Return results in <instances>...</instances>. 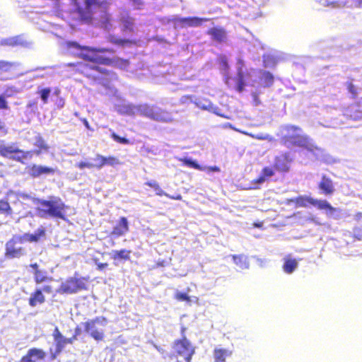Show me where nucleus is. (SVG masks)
I'll return each mask as SVG.
<instances>
[{
  "instance_id": "nucleus-1",
  "label": "nucleus",
  "mask_w": 362,
  "mask_h": 362,
  "mask_svg": "<svg viewBox=\"0 0 362 362\" xmlns=\"http://www.w3.org/2000/svg\"><path fill=\"white\" fill-rule=\"evenodd\" d=\"M46 235V230L41 227L34 233H25L13 235L5 244L4 257L8 259H20L27 255L26 249L21 245L25 242L37 243Z\"/></svg>"
},
{
  "instance_id": "nucleus-2",
  "label": "nucleus",
  "mask_w": 362,
  "mask_h": 362,
  "mask_svg": "<svg viewBox=\"0 0 362 362\" xmlns=\"http://www.w3.org/2000/svg\"><path fill=\"white\" fill-rule=\"evenodd\" d=\"M38 206L36 212L39 217L42 218H59L66 220V211L69 209L60 197H49V199H37Z\"/></svg>"
},
{
  "instance_id": "nucleus-3",
  "label": "nucleus",
  "mask_w": 362,
  "mask_h": 362,
  "mask_svg": "<svg viewBox=\"0 0 362 362\" xmlns=\"http://www.w3.org/2000/svg\"><path fill=\"white\" fill-rule=\"evenodd\" d=\"M185 328L182 327V338L174 341L173 349L175 354L163 356L164 362H191L195 353V348L185 335Z\"/></svg>"
},
{
  "instance_id": "nucleus-4",
  "label": "nucleus",
  "mask_w": 362,
  "mask_h": 362,
  "mask_svg": "<svg viewBox=\"0 0 362 362\" xmlns=\"http://www.w3.org/2000/svg\"><path fill=\"white\" fill-rule=\"evenodd\" d=\"M296 207H308L310 205L316 206L319 210H325L327 213L334 214L339 210L332 206L325 199H317L305 195H300L290 200Z\"/></svg>"
},
{
  "instance_id": "nucleus-5",
  "label": "nucleus",
  "mask_w": 362,
  "mask_h": 362,
  "mask_svg": "<svg viewBox=\"0 0 362 362\" xmlns=\"http://www.w3.org/2000/svg\"><path fill=\"white\" fill-rule=\"evenodd\" d=\"M88 279L86 277H76V276L67 278L62 282L56 293L59 294H74L88 288Z\"/></svg>"
},
{
  "instance_id": "nucleus-6",
  "label": "nucleus",
  "mask_w": 362,
  "mask_h": 362,
  "mask_svg": "<svg viewBox=\"0 0 362 362\" xmlns=\"http://www.w3.org/2000/svg\"><path fill=\"white\" fill-rule=\"evenodd\" d=\"M281 141L287 147L297 146L309 151H313L315 148L310 137L303 134H287L282 137Z\"/></svg>"
},
{
  "instance_id": "nucleus-7",
  "label": "nucleus",
  "mask_w": 362,
  "mask_h": 362,
  "mask_svg": "<svg viewBox=\"0 0 362 362\" xmlns=\"http://www.w3.org/2000/svg\"><path fill=\"white\" fill-rule=\"evenodd\" d=\"M107 322V319L105 317L99 316L86 321L83 325L86 333L89 334L95 341H100L104 339L105 334L103 330L99 327H105Z\"/></svg>"
},
{
  "instance_id": "nucleus-8",
  "label": "nucleus",
  "mask_w": 362,
  "mask_h": 362,
  "mask_svg": "<svg viewBox=\"0 0 362 362\" xmlns=\"http://www.w3.org/2000/svg\"><path fill=\"white\" fill-rule=\"evenodd\" d=\"M76 6V12L79 14L80 18L83 21H90L92 19V8L95 7L105 8L107 6V1L100 0H84L85 8H82L78 0H73Z\"/></svg>"
},
{
  "instance_id": "nucleus-9",
  "label": "nucleus",
  "mask_w": 362,
  "mask_h": 362,
  "mask_svg": "<svg viewBox=\"0 0 362 362\" xmlns=\"http://www.w3.org/2000/svg\"><path fill=\"white\" fill-rule=\"evenodd\" d=\"M84 49L88 52L82 54V59L85 61L98 64H102L99 59H110V57L100 55V53L108 52L113 54L115 52V50L112 48L107 47L98 48L90 47V48Z\"/></svg>"
},
{
  "instance_id": "nucleus-10",
  "label": "nucleus",
  "mask_w": 362,
  "mask_h": 362,
  "mask_svg": "<svg viewBox=\"0 0 362 362\" xmlns=\"http://www.w3.org/2000/svg\"><path fill=\"white\" fill-rule=\"evenodd\" d=\"M54 289L52 285L45 284L42 288H37L30 295L28 299V303L31 307H35L37 305L43 304L45 300L44 293L52 294Z\"/></svg>"
},
{
  "instance_id": "nucleus-11",
  "label": "nucleus",
  "mask_w": 362,
  "mask_h": 362,
  "mask_svg": "<svg viewBox=\"0 0 362 362\" xmlns=\"http://www.w3.org/2000/svg\"><path fill=\"white\" fill-rule=\"evenodd\" d=\"M78 69L86 77L93 79V80H97L98 79V77L95 76L93 74V71H96L99 74H101L103 75L108 76L110 74V71H108L106 69H104L99 66L98 64H95V65H90L86 63H78Z\"/></svg>"
},
{
  "instance_id": "nucleus-12",
  "label": "nucleus",
  "mask_w": 362,
  "mask_h": 362,
  "mask_svg": "<svg viewBox=\"0 0 362 362\" xmlns=\"http://www.w3.org/2000/svg\"><path fill=\"white\" fill-rule=\"evenodd\" d=\"M207 18H200L197 16L176 18L174 19L175 25L180 28H185L188 27H199L202 26L204 22L209 21Z\"/></svg>"
},
{
  "instance_id": "nucleus-13",
  "label": "nucleus",
  "mask_w": 362,
  "mask_h": 362,
  "mask_svg": "<svg viewBox=\"0 0 362 362\" xmlns=\"http://www.w3.org/2000/svg\"><path fill=\"white\" fill-rule=\"evenodd\" d=\"M47 353L42 349L32 347L23 355L19 362H45Z\"/></svg>"
},
{
  "instance_id": "nucleus-14",
  "label": "nucleus",
  "mask_w": 362,
  "mask_h": 362,
  "mask_svg": "<svg viewBox=\"0 0 362 362\" xmlns=\"http://www.w3.org/2000/svg\"><path fill=\"white\" fill-rule=\"evenodd\" d=\"M29 267L33 269V280L36 285L47 284V283L53 280L52 276H49L46 270L40 269L37 263H32Z\"/></svg>"
},
{
  "instance_id": "nucleus-15",
  "label": "nucleus",
  "mask_w": 362,
  "mask_h": 362,
  "mask_svg": "<svg viewBox=\"0 0 362 362\" xmlns=\"http://www.w3.org/2000/svg\"><path fill=\"white\" fill-rule=\"evenodd\" d=\"M291 160V158L287 153L277 156L274 158V163L273 165L274 169L278 172H288L290 168V163Z\"/></svg>"
},
{
  "instance_id": "nucleus-16",
  "label": "nucleus",
  "mask_w": 362,
  "mask_h": 362,
  "mask_svg": "<svg viewBox=\"0 0 362 362\" xmlns=\"http://www.w3.org/2000/svg\"><path fill=\"white\" fill-rule=\"evenodd\" d=\"M206 34L211 37V39L219 44L226 43L228 40V35L225 28L216 26L209 28L206 31Z\"/></svg>"
},
{
  "instance_id": "nucleus-17",
  "label": "nucleus",
  "mask_w": 362,
  "mask_h": 362,
  "mask_svg": "<svg viewBox=\"0 0 362 362\" xmlns=\"http://www.w3.org/2000/svg\"><path fill=\"white\" fill-rule=\"evenodd\" d=\"M94 160L96 162V169H101L105 165L115 167L122 163L116 156H109L105 157L98 153L95 155Z\"/></svg>"
},
{
  "instance_id": "nucleus-18",
  "label": "nucleus",
  "mask_w": 362,
  "mask_h": 362,
  "mask_svg": "<svg viewBox=\"0 0 362 362\" xmlns=\"http://www.w3.org/2000/svg\"><path fill=\"white\" fill-rule=\"evenodd\" d=\"M55 169L44 165L33 164L28 167V172L31 177H39L42 175H53L55 173Z\"/></svg>"
},
{
  "instance_id": "nucleus-19",
  "label": "nucleus",
  "mask_w": 362,
  "mask_h": 362,
  "mask_svg": "<svg viewBox=\"0 0 362 362\" xmlns=\"http://www.w3.org/2000/svg\"><path fill=\"white\" fill-rule=\"evenodd\" d=\"M317 187L320 193L325 196H332L335 192V187L332 180L325 175L322 176Z\"/></svg>"
},
{
  "instance_id": "nucleus-20",
  "label": "nucleus",
  "mask_w": 362,
  "mask_h": 362,
  "mask_svg": "<svg viewBox=\"0 0 362 362\" xmlns=\"http://www.w3.org/2000/svg\"><path fill=\"white\" fill-rule=\"evenodd\" d=\"M129 230L128 220L126 217L122 216L119 218L117 223L113 227L111 235L115 238L126 235Z\"/></svg>"
},
{
  "instance_id": "nucleus-21",
  "label": "nucleus",
  "mask_w": 362,
  "mask_h": 362,
  "mask_svg": "<svg viewBox=\"0 0 362 362\" xmlns=\"http://www.w3.org/2000/svg\"><path fill=\"white\" fill-rule=\"evenodd\" d=\"M103 65L112 66L120 69H127L130 62L129 59L120 57H115L110 59H99Z\"/></svg>"
},
{
  "instance_id": "nucleus-22",
  "label": "nucleus",
  "mask_w": 362,
  "mask_h": 362,
  "mask_svg": "<svg viewBox=\"0 0 362 362\" xmlns=\"http://www.w3.org/2000/svg\"><path fill=\"white\" fill-rule=\"evenodd\" d=\"M119 21L122 25L123 32H134V19L127 12L121 14Z\"/></svg>"
},
{
  "instance_id": "nucleus-23",
  "label": "nucleus",
  "mask_w": 362,
  "mask_h": 362,
  "mask_svg": "<svg viewBox=\"0 0 362 362\" xmlns=\"http://www.w3.org/2000/svg\"><path fill=\"white\" fill-rule=\"evenodd\" d=\"M274 168H270V167H264L262 168V172H261V175L257 177L256 179H254L252 180V183L253 184H255V185H259V184H262L264 182H265V180L270 177H272L274 175Z\"/></svg>"
},
{
  "instance_id": "nucleus-24",
  "label": "nucleus",
  "mask_w": 362,
  "mask_h": 362,
  "mask_svg": "<svg viewBox=\"0 0 362 362\" xmlns=\"http://www.w3.org/2000/svg\"><path fill=\"white\" fill-rule=\"evenodd\" d=\"M19 151H17L16 153H20L21 155H14L12 156H10V158L18 163H21L22 164L25 163V160L31 159L33 158V156L34 155L33 150L30 151H23L22 149L18 148Z\"/></svg>"
},
{
  "instance_id": "nucleus-25",
  "label": "nucleus",
  "mask_w": 362,
  "mask_h": 362,
  "mask_svg": "<svg viewBox=\"0 0 362 362\" xmlns=\"http://www.w3.org/2000/svg\"><path fill=\"white\" fill-rule=\"evenodd\" d=\"M132 251L127 249L116 250L112 252L111 258L114 261L117 260H129L131 257Z\"/></svg>"
},
{
  "instance_id": "nucleus-26",
  "label": "nucleus",
  "mask_w": 362,
  "mask_h": 362,
  "mask_svg": "<svg viewBox=\"0 0 362 362\" xmlns=\"http://www.w3.org/2000/svg\"><path fill=\"white\" fill-rule=\"evenodd\" d=\"M232 355V351L222 349L216 348L214 350V362H226V357Z\"/></svg>"
},
{
  "instance_id": "nucleus-27",
  "label": "nucleus",
  "mask_w": 362,
  "mask_h": 362,
  "mask_svg": "<svg viewBox=\"0 0 362 362\" xmlns=\"http://www.w3.org/2000/svg\"><path fill=\"white\" fill-rule=\"evenodd\" d=\"M260 81L264 88H269L273 85L274 78L269 71H263L260 76Z\"/></svg>"
},
{
  "instance_id": "nucleus-28",
  "label": "nucleus",
  "mask_w": 362,
  "mask_h": 362,
  "mask_svg": "<svg viewBox=\"0 0 362 362\" xmlns=\"http://www.w3.org/2000/svg\"><path fill=\"white\" fill-rule=\"evenodd\" d=\"M298 267V262L295 259L287 257L284 259L283 269L287 274L293 273Z\"/></svg>"
},
{
  "instance_id": "nucleus-29",
  "label": "nucleus",
  "mask_w": 362,
  "mask_h": 362,
  "mask_svg": "<svg viewBox=\"0 0 362 362\" xmlns=\"http://www.w3.org/2000/svg\"><path fill=\"white\" fill-rule=\"evenodd\" d=\"M35 146L37 149L34 150V154L39 156L42 151H47L49 149L48 145L46 144L43 138L39 136L36 139Z\"/></svg>"
},
{
  "instance_id": "nucleus-30",
  "label": "nucleus",
  "mask_w": 362,
  "mask_h": 362,
  "mask_svg": "<svg viewBox=\"0 0 362 362\" xmlns=\"http://www.w3.org/2000/svg\"><path fill=\"white\" fill-rule=\"evenodd\" d=\"M23 43L18 38V37H13L6 39H4L1 41V45L7 47H17L21 45Z\"/></svg>"
},
{
  "instance_id": "nucleus-31",
  "label": "nucleus",
  "mask_w": 362,
  "mask_h": 362,
  "mask_svg": "<svg viewBox=\"0 0 362 362\" xmlns=\"http://www.w3.org/2000/svg\"><path fill=\"white\" fill-rule=\"evenodd\" d=\"M16 63L5 60H0V71L10 72L16 67Z\"/></svg>"
},
{
  "instance_id": "nucleus-32",
  "label": "nucleus",
  "mask_w": 362,
  "mask_h": 362,
  "mask_svg": "<svg viewBox=\"0 0 362 362\" xmlns=\"http://www.w3.org/2000/svg\"><path fill=\"white\" fill-rule=\"evenodd\" d=\"M0 214H5L6 216L12 215L13 209L9 202L6 199H0Z\"/></svg>"
},
{
  "instance_id": "nucleus-33",
  "label": "nucleus",
  "mask_w": 362,
  "mask_h": 362,
  "mask_svg": "<svg viewBox=\"0 0 362 362\" xmlns=\"http://www.w3.org/2000/svg\"><path fill=\"white\" fill-rule=\"evenodd\" d=\"M17 151H19L18 148H14L12 146H0V155L2 157L7 158Z\"/></svg>"
},
{
  "instance_id": "nucleus-34",
  "label": "nucleus",
  "mask_w": 362,
  "mask_h": 362,
  "mask_svg": "<svg viewBox=\"0 0 362 362\" xmlns=\"http://www.w3.org/2000/svg\"><path fill=\"white\" fill-rule=\"evenodd\" d=\"M65 337L62 339L57 340L56 342V349L54 353L52 354L50 358L52 360H54L57 356L63 351L64 346L66 345Z\"/></svg>"
},
{
  "instance_id": "nucleus-35",
  "label": "nucleus",
  "mask_w": 362,
  "mask_h": 362,
  "mask_svg": "<svg viewBox=\"0 0 362 362\" xmlns=\"http://www.w3.org/2000/svg\"><path fill=\"white\" fill-rule=\"evenodd\" d=\"M67 47L69 49H76L81 50V53L78 54V57L82 59V54L86 53L88 51L84 48H90L88 46H81L76 42H68Z\"/></svg>"
},
{
  "instance_id": "nucleus-36",
  "label": "nucleus",
  "mask_w": 362,
  "mask_h": 362,
  "mask_svg": "<svg viewBox=\"0 0 362 362\" xmlns=\"http://www.w3.org/2000/svg\"><path fill=\"white\" fill-rule=\"evenodd\" d=\"M37 93L40 95V97L43 103L47 104L48 103V98L51 93V89L49 88H38Z\"/></svg>"
},
{
  "instance_id": "nucleus-37",
  "label": "nucleus",
  "mask_w": 362,
  "mask_h": 362,
  "mask_svg": "<svg viewBox=\"0 0 362 362\" xmlns=\"http://www.w3.org/2000/svg\"><path fill=\"white\" fill-rule=\"evenodd\" d=\"M346 86L348 92L351 94V98L356 99L358 98V88L353 83L352 81H347Z\"/></svg>"
},
{
  "instance_id": "nucleus-38",
  "label": "nucleus",
  "mask_w": 362,
  "mask_h": 362,
  "mask_svg": "<svg viewBox=\"0 0 362 362\" xmlns=\"http://www.w3.org/2000/svg\"><path fill=\"white\" fill-rule=\"evenodd\" d=\"M109 41L114 45L124 46L126 45L132 44L133 42L129 39L117 38L115 36L110 37Z\"/></svg>"
},
{
  "instance_id": "nucleus-39",
  "label": "nucleus",
  "mask_w": 362,
  "mask_h": 362,
  "mask_svg": "<svg viewBox=\"0 0 362 362\" xmlns=\"http://www.w3.org/2000/svg\"><path fill=\"white\" fill-rule=\"evenodd\" d=\"M183 162L189 168H192L198 170H205L204 166L200 165L196 161L191 159L185 158L184 159Z\"/></svg>"
},
{
  "instance_id": "nucleus-40",
  "label": "nucleus",
  "mask_w": 362,
  "mask_h": 362,
  "mask_svg": "<svg viewBox=\"0 0 362 362\" xmlns=\"http://www.w3.org/2000/svg\"><path fill=\"white\" fill-rule=\"evenodd\" d=\"M111 138L116 142L122 144H129V140L125 137H122L117 135L115 132H112L110 134Z\"/></svg>"
},
{
  "instance_id": "nucleus-41",
  "label": "nucleus",
  "mask_w": 362,
  "mask_h": 362,
  "mask_svg": "<svg viewBox=\"0 0 362 362\" xmlns=\"http://www.w3.org/2000/svg\"><path fill=\"white\" fill-rule=\"evenodd\" d=\"M76 166L80 170H83L84 168H96V163H92L89 162L81 161L76 164Z\"/></svg>"
},
{
  "instance_id": "nucleus-42",
  "label": "nucleus",
  "mask_w": 362,
  "mask_h": 362,
  "mask_svg": "<svg viewBox=\"0 0 362 362\" xmlns=\"http://www.w3.org/2000/svg\"><path fill=\"white\" fill-rule=\"evenodd\" d=\"M353 238L358 240H362V225L354 228Z\"/></svg>"
},
{
  "instance_id": "nucleus-43",
  "label": "nucleus",
  "mask_w": 362,
  "mask_h": 362,
  "mask_svg": "<svg viewBox=\"0 0 362 362\" xmlns=\"http://www.w3.org/2000/svg\"><path fill=\"white\" fill-rule=\"evenodd\" d=\"M18 93V90L17 88H16L14 86H8L6 88L4 95L6 98H9V97L13 96L15 94H16Z\"/></svg>"
},
{
  "instance_id": "nucleus-44",
  "label": "nucleus",
  "mask_w": 362,
  "mask_h": 362,
  "mask_svg": "<svg viewBox=\"0 0 362 362\" xmlns=\"http://www.w3.org/2000/svg\"><path fill=\"white\" fill-rule=\"evenodd\" d=\"M8 109H9V106H8V103L6 100V97L4 95L1 94L0 95V110H8Z\"/></svg>"
},
{
  "instance_id": "nucleus-45",
  "label": "nucleus",
  "mask_w": 362,
  "mask_h": 362,
  "mask_svg": "<svg viewBox=\"0 0 362 362\" xmlns=\"http://www.w3.org/2000/svg\"><path fill=\"white\" fill-rule=\"evenodd\" d=\"M8 134V128L6 123L0 119V136H6Z\"/></svg>"
},
{
  "instance_id": "nucleus-46",
  "label": "nucleus",
  "mask_w": 362,
  "mask_h": 362,
  "mask_svg": "<svg viewBox=\"0 0 362 362\" xmlns=\"http://www.w3.org/2000/svg\"><path fill=\"white\" fill-rule=\"evenodd\" d=\"M175 298L180 301L190 302V297L185 293H176Z\"/></svg>"
},
{
  "instance_id": "nucleus-47",
  "label": "nucleus",
  "mask_w": 362,
  "mask_h": 362,
  "mask_svg": "<svg viewBox=\"0 0 362 362\" xmlns=\"http://www.w3.org/2000/svg\"><path fill=\"white\" fill-rule=\"evenodd\" d=\"M52 336L55 341L64 338V337L62 334L58 327H55Z\"/></svg>"
},
{
  "instance_id": "nucleus-48",
  "label": "nucleus",
  "mask_w": 362,
  "mask_h": 362,
  "mask_svg": "<svg viewBox=\"0 0 362 362\" xmlns=\"http://www.w3.org/2000/svg\"><path fill=\"white\" fill-rule=\"evenodd\" d=\"M98 260L97 259H94V262L96 264V267H97V269L99 270V271H103L105 269H106L107 267H108V264L107 263H101V262H98Z\"/></svg>"
},
{
  "instance_id": "nucleus-49",
  "label": "nucleus",
  "mask_w": 362,
  "mask_h": 362,
  "mask_svg": "<svg viewBox=\"0 0 362 362\" xmlns=\"http://www.w3.org/2000/svg\"><path fill=\"white\" fill-rule=\"evenodd\" d=\"M239 82H238V88H237V90L239 91V92H241L243 90V87H244V82H243V74H239Z\"/></svg>"
},
{
  "instance_id": "nucleus-50",
  "label": "nucleus",
  "mask_w": 362,
  "mask_h": 362,
  "mask_svg": "<svg viewBox=\"0 0 362 362\" xmlns=\"http://www.w3.org/2000/svg\"><path fill=\"white\" fill-rule=\"evenodd\" d=\"M204 168H205L204 171H206L207 173L219 172L220 171V168L218 166H208V167L204 166Z\"/></svg>"
},
{
  "instance_id": "nucleus-51",
  "label": "nucleus",
  "mask_w": 362,
  "mask_h": 362,
  "mask_svg": "<svg viewBox=\"0 0 362 362\" xmlns=\"http://www.w3.org/2000/svg\"><path fill=\"white\" fill-rule=\"evenodd\" d=\"M233 262L235 264H239L240 262H242L243 259V255H233Z\"/></svg>"
},
{
  "instance_id": "nucleus-52",
  "label": "nucleus",
  "mask_w": 362,
  "mask_h": 362,
  "mask_svg": "<svg viewBox=\"0 0 362 362\" xmlns=\"http://www.w3.org/2000/svg\"><path fill=\"white\" fill-rule=\"evenodd\" d=\"M286 130L288 132L291 131L293 132H301V129L299 127L295 126V125H290V126L287 127Z\"/></svg>"
},
{
  "instance_id": "nucleus-53",
  "label": "nucleus",
  "mask_w": 362,
  "mask_h": 362,
  "mask_svg": "<svg viewBox=\"0 0 362 362\" xmlns=\"http://www.w3.org/2000/svg\"><path fill=\"white\" fill-rule=\"evenodd\" d=\"M133 4L136 6L137 8H140V6L143 4L141 0H131Z\"/></svg>"
},
{
  "instance_id": "nucleus-54",
  "label": "nucleus",
  "mask_w": 362,
  "mask_h": 362,
  "mask_svg": "<svg viewBox=\"0 0 362 362\" xmlns=\"http://www.w3.org/2000/svg\"><path fill=\"white\" fill-rule=\"evenodd\" d=\"M76 338L75 337L72 336V337H70V338H65V341H66V344H72V343H73V341H74V340H76Z\"/></svg>"
},
{
  "instance_id": "nucleus-55",
  "label": "nucleus",
  "mask_w": 362,
  "mask_h": 362,
  "mask_svg": "<svg viewBox=\"0 0 362 362\" xmlns=\"http://www.w3.org/2000/svg\"><path fill=\"white\" fill-rule=\"evenodd\" d=\"M64 105V99L62 97L58 98V106L62 107Z\"/></svg>"
},
{
  "instance_id": "nucleus-56",
  "label": "nucleus",
  "mask_w": 362,
  "mask_h": 362,
  "mask_svg": "<svg viewBox=\"0 0 362 362\" xmlns=\"http://www.w3.org/2000/svg\"><path fill=\"white\" fill-rule=\"evenodd\" d=\"M81 329L77 327H76V329L74 330V334L73 336L77 339V337L81 334Z\"/></svg>"
},
{
  "instance_id": "nucleus-57",
  "label": "nucleus",
  "mask_w": 362,
  "mask_h": 362,
  "mask_svg": "<svg viewBox=\"0 0 362 362\" xmlns=\"http://www.w3.org/2000/svg\"><path fill=\"white\" fill-rule=\"evenodd\" d=\"M60 93H61L60 89L58 88H56L54 89V94L56 95L57 96H59L60 95Z\"/></svg>"
},
{
  "instance_id": "nucleus-58",
  "label": "nucleus",
  "mask_w": 362,
  "mask_h": 362,
  "mask_svg": "<svg viewBox=\"0 0 362 362\" xmlns=\"http://www.w3.org/2000/svg\"><path fill=\"white\" fill-rule=\"evenodd\" d=\"M263 223L262 222H259V223H253V226L255 228H261L262 226Z\"/></svg>"
},
{
  "instance_id": "nucleus-59",
  "label": "nucleus",
  "mask_w": 362,
  "mask_h": 362,
  "mask_svg": "<svg viewBox=\"0 0 362 362\" xmlns=\"http://www.w3.org/2000/svg\"><path fill=\"white\" fill-rule=\"evenodd\" d=\"M356 216L358 218H361L362 217V212H358L357 214H356Z\"/></svg>"
},
{
  "instance_id": "nucleus-60",
  "label": "nucleus",
  "mask_w": 362,
  "mask_h": 362,
  "mask_svg": "<svg viewBox=\"0 0 362 362\" xmlns=\"http://www.w3.org/2000/svg\"><path fill=\"white\" fill-rule=\"evenodd\" d=\"M84 124H85L86 127H88V128L89 127L88 122V121L86 119H84Z\"/></svg>"
},
{
  "instance_id": "nucleus-61",
  "label": "nucleus",
  "mask_w": 362,
  "mask_h": 362,
  "mask_svg": "<svg viewBox=\"0 0 362 362\" xmlns=\"http://www.w3.org/2000/svg\"><path fill=\"white\" fill-rule=\"evenodd\" d=\"M359 4H362V0H359Z\"/></svg>"
}]
</instances>
